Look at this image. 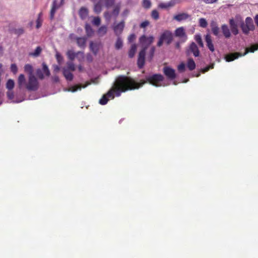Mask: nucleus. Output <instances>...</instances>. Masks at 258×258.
<instances>
[{
	"label": "nucleus",
	"mask_w": 258,
	"mask_h": 258,
	"mask_svg": "<svg viewBox=\"0 0 258 258\" xmlns=\"http://www.w3.org/2000/svg\"><path fill=\"white\" fill-rule=\"evenodd\" d=\"M195 39H196V41H197V43H198V44L199 45V46L201 47H203V43L202 42L201 36H200V35H196V37H195Z\"/></svg>",
	"instance_id": "43"
},
{
	"label": "nucleus",
	"mask_w": 258,
	"mask_h": 258,
	"mask_svg": "<svg viewBox=\"0 0 258 258\" xmlns=\"http://www.w3.org/2000/svg\"><path fill=\"white\" fill-rule=\"evenodd\" d=\"M81 54L82 55V58H84L83 53L80 51H78L77 52L75 53L72 50H69L67 51V56L68 58H69V60L71 61H73L75 60V57L77 56V55Z\"/></svg>",
	"instance_id": "11"
},
{
	"label": "nucleus",
	"mask_w": 258,
	"mask_h": 258,
	"mask_svg": "<svg viewBox=\"0 0 258 258\" xmlns=\"http://www.w3.org/2000/svg\"><path fill=\"white\" fill-rule=\"evenodd\" d=\"M102 10V5L100 2H98L94 6V11L97 14L101 13Z\"/></svg>",
	"instance_id": "34"
},
{
	"label": "nucleus",
	"mask_w": 258,
	"mask_h": 258,
	"mask_svg": "<svg viewBox=\"0 0 258 258\" xmlns=\"http://www.w3.org/2000/svg\"><path fill=\"white\" fill-rule=\"evenodd\" d=\"M59 71V67L58 66H54V72H58Z\"/></svg>",
	"instance_id": "61"
},
{
	"label": "nucleus",
	"mask_w": 258,
	"mask_h": 258,
	"mask_svg": "<svg viewBox=\"0 0 258 258\" xmlns=\"http://www.w3.org/2000/svg\"><path fill=\"white\" fill-rule=\"evenodd\" d=\"M199 26L202 28H206L208 25L206 19L205 18H201L199 19Z\"/></svg>",
	"instance_id": "37"
},
{
	"label": "nucleus",
	"mask_w": 258,
	"mask_h": 258,
	"mask_svg": "<svg viewBox=\"0 0 258 258\" xmlns=\"http://www.w3.org/2000/svg\"><path fill=\"white\" fill-rule=\"evenodd\" d=\"M258 49V45H252L250 47H247L245 49V52L243 54V55L244 56L248 53V52H254L256 50Z\"/></svg>",
	"instance_id": "27"
},
{
	"label": "nucleus",
	"mask_w": 258,
	"mask_h": 258,
	"mask_svg": "<svg viewBox=\"0 0 258 258\" xmlns=\"http://www.w3.org/2000/svg\"><path fill=\"white\" fill-rule=\"evenodd\" d=\"M176 47L177 48L180 47V43L179 42L176 43Z\"/></svg>",
	"instance_id": "62"
},
{
	"label": "nucleus",
	"mask_w": 258,
	"mask_h": 258,
	"mask_svg": "<svg viewBox=\"0 0 258 258\" xmlns=\"http://www.w3.org/2000/svg\"><path fill=\"white\" fill-rule=\"evenodd\" d=\"M67 69L69 70V71H75V66L74 63L72 62V61H68L67 62Z\"/></svg>",
	"instance_id": "42"
},
{
	"label": "nucleus",
	"mask_w": 258,
	"mask_h": 258,
	"mask_svg": "<svg viewBox=\"0 0 258 258\" xmlns=\"http://www.w3.org/2000/svg\"><path fill=\"white\" fill-rule=\"evenodd\" d=\"M143 6L145 9H149L151 6V2L149 0H143Z\"/></svg>",
	"instance_id": "44"
},
{
	"label": "nucleus",
	"mask_w": 258,
	"mask_h": 258,
	"mask_svg": "<svg viewBox=\"0 0 258 258\" xmlns=\"http://www.w3.org/2000/svg\"><path fill=\"white\" fill-rule=\"evenodd\" d=\"M107 32V27L106 26H101L98 30V34L99 36H103Z\"/></svg>",
	"instance_id": "28"
},
{
	"label": "nucleus",
	"mask_w": 258,
	"mask_h": 258,
	"mask_svg": "<svg viewBox=\"0 0 258 258\" xmlns=\"http://www.w3.org/2000/svg\"><path fill=\"white\" fill-rule=\"evenodd\" d=\"M56 3L57 0H53L52 6H51L50 10V18L51 20H53L55 13L56 10L58 9V6H57Z\"/></svg>",
	"instance_id": "24"
},
{
	"label": "nucleus",
	"mask_w": 258,
	"mask_h": 258,
	"mask_svg": "<svg viewBox=\"0 0 258 258\" xmlns=\"http://www.w3.org/2000/svg\"><path fill=\"white\" fill-rule=\"evenodd\" d=\"M99 1H104V5L107 8H110L114 5L115 0H99Z\"/></svg>",
	"instance_id": "33"
},
{
	"label": "nucleus",
	"mask_w": 258,
	"mask_h": 258,
	"mask_svg": "<svg viewBox=\"0 0 258 258\" xmlns=\"http://www.w3.org/2000/svg\"><path fill=\"white\" fill-rule=\"evenodd\" d=\"M221 29H222V33L225 38L228 39L231 37L230 30L229 29L227 25H222Z\"/></svg>",
	"instance_id": "18"
},
{
	"label": "nucleus",
	"mask_w": 258,
	"mask_h": 258,
	"mask_svg": "<svg viewBox=\"0 0 258 258\" xmlns=\"http://www.w3.org/2000/svg\"><path fill=\"white\" fill-rule=\"evenodd\" d=\"M7 96L9 99L12 100L14 97V92L12 91V90H9V91L7 92Z\"/></svg>",
	"instance_id": "49"
},
{
	"label": "nucleus",
	"mask_w": 258,
	"mask_h": 258,
	"mask_svg": "<svg viewBox=\"0 0 258 258\" xmlns=\"http://www.w3.org/2000/svg\"><path fill=\"white\" fill-rule=\"evenodd\" d=\"M132 79L134 80V81H135V82L140 84L143 82H144L143 85H144L147 82L149 83V84H151L152 86H154L156 87H159L160 86V83L164 81V77L160 75V74H154L153 75L146 76V81L144 80H141L140 82H137L136 81L131 78ZM143 86V85H142ZM141 86L140 88L142 86Z\"/></svg>",
	"instance_id": "3"
},
{
	"label": "nucleus",
	"mask_w": 258,
	"mask_h": 258,
	"mask_svg": "<svg viewBox=\"0 0 258 258\" xmlns=\"http://www.w3.org/2000/svg\"><path fill=\"white\" fill-rule=\"evenodd\" d=\"M229 24H230V30L232 32L233 34L237 35L238 34V29L237 28V25L234 21L233 19H230L229 21Z\"/></svg>",
	"instance_id": "15"
},
{
	"label": "nucleus",
	"mask_w": 258,
	"mask_h": 258,
	"mask_svg": "<svg viewBox=\"0 0 258 258\" xmlns=\"http://www.w3.org/2000/svg\"><path fill=\"white\" fill-rule=\"evenodd\" d=\"M155 52V47L152 46L150 49V51H149V59L152 60L153 57L154 56Z\"/></svg>",
	"instance_id": "50"
},
{
	"label": "nucleus",
	"mask_w": 258,
	"mask_h": 258,
	"mask_svg": "<svg viewBox=\"0 0 258 258\" xmlns=\"http://www.w3.org/2000/svg\"><path fill=\"white\" fill-rule=\"evenodd\" d=\"M205 40L207 43V46L209 49L210 51L214 52L215 51L214 45L213 44L212 37L209 34H207L205 36Z\"/></svg>",
	"instance_id": "14"
},
{
	"label": "nucleus",
	"mask_w": 258,
	"mask_h": 258,
	"mask_svg": "<svg viewBox=\"0 0 258 258\" xmlns=\"http://www.w3.org/2000/svg\"><path fill=\"white\" fill-rule=\"evenodd\" d=\"M92 23L94 25L99 26L101 24V19L99 17H94Z\"/></svg>",
	"instance_id": "45"
},
{
	"label": "nucleus",
	"mask_w": 258,
	"mask_h": 258,
	"mask_svg": "<svg viewBox=\"0 0 258 258\" xmlns=\"http://www.w3.org/2000/svg\"><path fill=\"white\" fill-rule=\"evenodd\" d=\"M160 39L165 41L167 45H168L172 43L173 40V35L172 32L169 30H165L160 35Z\"/></svg>",
	"instance_id": "6"
},
{
	"label": "nucleus",
	"mask_w": 258,
	"mask_h": 258,
	"mask_svg": "<svg viewBox=\"0 0 258 258\" xmlns=\"http://www.w3.org/2000/svg\"><path fill=\"white\" fill-rule=\"evenodd\" d=\"M175 36L182 39V42H185L187 39L185 30L183 27H178L175 29Z\"/></svg>",
	"instance_id": "8"
},
{
	"label": "nucleus",
	"mask_w": 258,
	"mask_h": 258,
	"mask_svg": "<svg viewBox=\"0 0 258 258\" xmlns=\"http://www.w3.org/2000/svg\"><path fill=\"white\" fill-rule=\"evenodd\" d=\"M154 39L153 36L147 37L144 35L141 36L139 38V42L143 46V48L139 51L138 55L137 63L139 69H142L144 66L146 50L149 46L153 43Z\"/></svg>",
	"instance_id": "2"
},
{
	"label": "nucleus",
	"mask_w": 258,
	"mask_h": 258,
	"mask_svg": "<svg viewBox=\"0 0 258 258\" xmlns=\"http://www.w3.org/2000/svg\"><path fill=\"white\" fill-rule=\"evenodd\" d=\"M196 65L192 58H189L187 61V68L188 70L192 71L195 69Z\"/></svg>",
	"instance_id": "30"
},
{
	"label": "nucleus",
	"mask_w": 258,
	"mask_h": 258,
	"mask_svg": "<svg viewBox=\"0 0 258 258\" xmlns=\"http://www.w3.org/2000/svg\"><path fill=\"white\" fill-rule=\"evenodd\" d=\"M254 20L255 24H256V26L258 27V15L255 16Z\"/></svg>",
	"instance_id": "60"
},
{
	"label": "nucleus",
	"mask_w": 258,
	"mask_h": 258,
	"mask_svg": "<svg viewBox=\"0 0 258 258\" xmlns=\"http://www.w3.org/2000/svg\"><path fill=\"white\" fill-rule=\"evenodd\" d=\"M62 74L67 81H72L73 79V75L66 68H62Z\"/></svg>",
	"instance_id": "22"
},
{
	"label": "nucleus",
	"mask_w": 258,
	"mask_h": 258,
	"mask_svg": "<svg viewBox=\"0 0 258 258\" xmlns=\"http://www.w3.org/2000/svg\"><path fill=\"white\" fill-rule=\"evenodd\" d=\"M144 83V82L139 84L135 82L130 77L119 75L117 77L111 89L107 92L106 94L102 96L99 103L101 105H105L109 100L108 98L113 99L114 95L118 97L120 96L122 92L138 89Z\"/></svg>",
	"instance_id": "1"
},
{
	"label": "nucleus",
	"mask_w": 258,
	"mask_h": 258,
	"mask_svg": "<svg viewBox=\"0 0 258 258\" xmlns=\"http://www.w3.org/2000/svg\"><path fill=\"white\" fill-rule=\"evenodd\" d=\"M136 36L134 34H131L129 37H128V41L130 42H133L135 39Z\"/></svg>",
	"instance_id": "53"
},
{
	"label": "nucleus",
	"mask_w": 258,
	"mask_h": 258,
	"mask_svg": "<svg viewBox=\"0 0 258 258\" xmlns=\"http://www.w3.org/2000/svg\"><path fill=\"white\" fill-rule=\"evenodd\" d=\"M243 56L241 53L239 52L231 53L225 55V59L226 61L230 62L236 58H238L240 56Z\"/></svg>",
	"instance_id": "13"
},
{
	"label": "nucleus",
	"mask_w": 258,
	"mask_h": 258,
	"mask_svg": "<svg viewBox=\"0 0 258 258\" xmlns=\"http://www.w3.org/2000/svg\"><path fill=\"white\" fill-rule=\"evenodd\" d=\"M149 25V22L148 21H145L140 24V28H145L147 26H148Z\"/></svg>",
	"instance_id": "52"
},
{
	"label": "nucleus",
	"mask_w": 258,
	"mask_h": 258,
	"mask_svg": "<svg viewBox=\"0 0 258 258\" xmlns=\"http://www.w3.org/2000/svg\"><path fill=\"white\" fill-rule=\"evenodd\" d=\"M41 52V48L40 46H38L35 48L34 52L30 53V55L33 56H38Z\"/></svg>",
	"instance_id": "38"
},
{
	"label": "nucleus",
	"mask_w": 258,
	"mask_h": 258,
	"mask_svg": "<svg viewBox=\"0 0 258 258\" xmlns=\"http://www.w3.org/2000/svg\"><path fill=\"white\" fill-rule=\"evenodd\" d=\"M87 86V85H84L82 86L80 85H77L73 86L70 88L69 90L70 91H71L72 92H77L78 90H80L82 88L86 87Z\"/></svg>",
	"instance_id": "31"
},
{
	"label": "nucleus",
	"mask_w": 258,
	"mask_h": 258,
	"mask_svg": "<svg viewBox=\"0 0 258 258\" xmlns=\"http://www.w3.org/2000/svg\"><path fill=\"white\" fill-rule=\"evenodd\" d=\"M217 1V0H204V2L207 4H212Z\"/></svg>",
	"instance_id": "57"
},
{
	"label": "nucleus",
	"mask_w": 258,
	"mask_h": 258,
	"mask_svg": "<svg viewBox=\"0 0 258 258\" xmlns=\"http://www.w3.org/2000/svg\"><path fill=\"white\" fill-rule=\"evenodd\" d=\"M136 49L137 46L136 44H132V45H131L129 53H128L130 58H133L134 56L135 55Z\"/></svg>",
	"instance_id": "29"
},
{
	"label": "nucleus",
	"mask_w": 258,
	"mask_h": 258,
	"mask_svg": "<svg viewBox=\"0 0 258 258\" xmlns=\"http://www.w3.org/2000/svg\"><path fill=\"white\" fill-rule=\"evenodd\" d=\"M43 70L44 73H45L46 76H49L50 75V73L49 72L48 67L44 63L43 64Z\"/></svg>",
	"instance_id": "46"
},
{
	"label": "nucleus",
	"mask_w": 258,
	"mask_h": 258,
	"mask_svg": "<svg viewBox=\"0 0 258 258\" xmlns=\"http://www.w3.org/2000/svg\"><path fill=\"white\" fill-rule=\"evenodd\" d=\"M210 66H207L205 68H203V70H202V73H206L207 72H208V71L210 70Z\"/></svg>",
	"instance_id": "58"
},
{
	"label": "nucleus",
	"mask_w": 258,
	"mask_h": 258,
	"mask_svg": "<svg viewBox=\"0 0 258 258\" xmlns=\"http://www.w3.org/2000/svg\"><path fill=\"white\" fill-rule=\"evenodd\" d=\"M39 87L37 79L33 75H30L28 77V83L25 85L24 88L29 91H35L38 90Z\"/></svg>",
	"instance_id": "5"
},
{
	"label": "nucleus",
	"mask_w": 258,
	"mask_h": 258,
	"mask_svg": "<svg viewBox=\"0 0 258 258\" xmlns=\"http://www.w3.org/2000/svg\"><path fill=\"white\" fill-rule=\"evenodd\" d=\"M41 15H42V13L40 12L39 13V14H38L37 21H36V23H37V25H36V28L37 29L40 28L41 26V24H42V20L41 19Z\"/></svg>",
	"instance_id": "40"
},
{
	"label": "nucleus",
	"mask_w": 258,
	"mask_h": 258,
	"mask_svg": "<svg viewBox=\"0 0 258 258\" xmlns=\"http://www.w3.org/2000/svg\"><path fill=\"white\" fill-rule=\"evenodd\" d=\"M3 51V48L1 46H0V55L2 53V52Z\"/></svg>",
	"instance_id": "64"
},
{
	"label": "nucleus",
	"mask_w": 258,
	"mask_h": 258,
	"mask_svg": "<svg viewBox=\"0 0 258 258\" xmlns=\"http://www.w3.org/2000/svg\"><path fill=\"white\" fill-rule=\"evenodd\" d=\"M78 14H79L80 17L81 19L82 20H85L86 19L88 16V9L85 7H82L80 8L79 10V12H78Z\"/></svg>",
	"instance_id": "19"
},
{
	"label": "nucleus",
	"mask_w": 258,
	"mask_h": 258,
	"mask_svg": "<svg viewBox=\"0 0 258 258\" xmlns=\"http://www.w3.org/2000/svg\"><path fill=\"white\" fill-rule=\"evenodd\" d=\"M178 71L180 72H183L185 71V63H181L177 67Z\"/></svg>",
	"instance_id": "47"
},
{
	"label": "nucleus",
	"mask_w": 258,
	"mask_h": 258,
	"mask_svg": "<svg viewBox=\"0 0 258 258\" xmlns=\"http://www.w3.org/2000/svg\"><path fill=\"white\" fill-rule=\"evenodd\" d=\"M17 83H18V86L19 89H22L24 88V86L27 84L26 82L25 78L24 75L20 74L18 77V80H17Z\"/></svg>",
	"instance_id": "20"
},
{
	"label": "nucleus",
	"mask_w": 258,
	"mask_h": 258,
	"mask_svg": "<svg viewBox=\"0 0 258 258\" xmlns=\"http://www.w3.org/2000/svg\"><path fill=\"white\" fill-rule=\"evenodd\" d=\"M120 9V4L119 3V4H116V5H115L114 6L113 10H112V11L111 13L112 15L115 17H117V16L118 15V14L119 13Z\"/></svg>",
	"instance_id": "25"
},
{
	"label": "nucleus",
	"mask_w": 258,
	"mask_h": 258,
	"mask_svg": "<svg viewBox=\"0 0 258 258\" xmlns=\"http://www.w3.org/2000/svg\"><path fill=\"white\" fill-rule=\"evenodd\" d=\"M55 56H56V59L57 60V61H58L59 64H60L62 60V56L60 54H59V53H56Z\"/></svg>",
	"instance_id": "51"
},
{
	"label": "nucleus",
	"mask_w": 258,
	"mask_h": 258,
	"mask_svg": "<svg viewBox=\"0 0 258 258\" xmlns=\"http://www.w3.org/2000/svg\"><path fill=\"white\" fill-rule=\"evenodd\" d=\"M129 13H130V10H128V9H125L124 11H123V12L122 13V17H126Z\"/></svg>",
	"instance_id": "54"
},
{
	"label": "nucleus",
	"mask_w": 258,
	"mask_h": 258,
	"mask_svg": "<svg viewBox=\"0 0 258 258\" xmlns=\"http://www.w3.org/2000/svg\"><path fill=\"white\" fill-rule=\"evenodd\" d=\"M12 32H13L16 35L20 36L24 33V29L22 27H20L19 28L12 30Z\"/></svg>",
	"instance_id": "36"
},
{
	"label": "nucleus",
	"mask_w": 258,
	"mask_h": 258,
	"mask_svg": "<svg viewBox=\"0 0 258 258\" xmlns=\"http://www.w3.org/2000/svg\"><path fill=\"white\" fill-rule=\"evenodd\" d=\"M11 70L14 74L17 73V67L16 64L12 63L11 66Z\"/></svg>",
	"instance_id": "48"
},
{
	"label": "nucleus",
	"mask_w": 258,
	"mask_h": 258,
	"mask_svg": "<svg viewBox=\"0 0 258 258\" xmlns=\"http://www.w3.org/2000/svg\"><path fill=\"white\" fill-rule=\"evenodd\" d=\"M188 51L193 53L194 56H195V57H198L199 56V49L197 44L195 42L191 43L190 46H189Z\"/></svg>",
	"instance_id": "16"
},
{
	"label": "nucleus",
	"mask_w": 258,
	"mask_h": 258,
	"mask_svg": "<svg viewBox=\"0 0 258 258\" xmlns=\"http://www.w3.org/2000/svg\"><path fill=\"white\" fill-rule=\"evenodd\" d=\"M163 73L168 79L172 80L176 77L175 70L169 67H165L163 68Z\"/></svg>",
	"instance_id": "7"
},
{
	"label": "nucleus",
	"mask_w": 258,
	"mask_h": 258,
	"mask_svg": "<svg viewBox=\"0 0 258 258\" xmlns=\"http://www.w3.org/2000/svg\"><path fill=\"white\" fill-rule=\"evenodd\" d=\"M24 71L25 72L30 74V75H32V67L30 64H25L24 66Z\"/></svg>",
	"instance_id": "39"
},
{
	"label": "nucleus",
	"mask_w": 258,
	"mask_h": 258,
	"mask_svg": "<svg viewBox=\"0 0 258 258\" xmlns=\"http://www.w3.org/2000/svg\"><path fill=\"white\" fill-rule=\"evenodd\" d=\"M101 46V42H93L91 41L90 43V48L91 51L93 52L94 55H96L98 53L100 47Z\"/></svg>",
	"instance_id": "10"
},
{
	"label": "nucleus",
	"mask_w": 258,
	"mask_h": 258,
	"mask_svg": "<svg viewBox=\"0 0 258 258\" xmlns=\"http://www.w3.org/2000/svg\"><path fill=\"white\" fill-rule=\"evenodd\" d=\"M75 39L76 41H77V43L78 46L81 48H84L85 47L86 42V37H76Z\"/></svg>",
	"instance_id": "23"
},
{
	"label": "nucleus",
	"mask_w": 258,
	"mask_h": 258,
	"mask_svg": "<svg viewBox=\"0 0 258 258\" xmlns=\"http://www.w3.org/2000/svg\"><path fill=\"white\" fill-rule=\"evenodd\" d=\"M164 42H165V41H163V40H162L161 39H160L159 38V41L157 43V46H158V47L161 46L162 45V44H163V43H164Z\"/></svg>",
	"instance_id": "59"
},
{
	"label": "nucleus",
	"mask_w": 258,
	"mask_h": 258,
	"mask_svg": "<svg viewBox=\"0 0 258 258\" xmlns=\"http://www.w3.org/2000/svg\"><path fill=\"white\" fill-rule=\"evenodd\" d=\"M85 31L86 33H87V35L88 37H91L93 36L94 33L93 29L91 27V25L88 24V23L85 25Z\"/></svg>",
	"instance_id": "26"
},
{
	"label": "nucleus",
	"mask_w": 258,
	"mask_h": 258,
	"mask_svg": "<svg viewBox=\"0 0 258 258\" xmlns=\"http://www.w3.org/2000/svg\"><path fill=\"white\" fill-rule=\"evenodd\" d=\"M124 26V21H121L119 23L114 25L113 27H112V29H113L114 32L117 36H119L122 33Z\"/></svg>",
	"instance_id": "9"
},
{
	"label": "nucleus",
	"mask_w": 258,
	"mask_h": 258,
	"mask_svg": "<svg viewBox=\"0 0 258 258\" xmlns=\"http://www.w3.org/2000/svg\"><path fill=\"white\" fill-rule=\"evenodd\" d=\"M175 2L173 0L169 1L167 3H161L159 4V8L160 9H168L175 6Z\"/></svg>",
	"instance_id": "21"
},
{
	"label": "nucleus",
	"mask_w": 258,
	"mask_h": 258,
	"mask_svg": "<svg viewBox=\"0 0 258 258\" xmlns=\"http://www.w3.org/2000/svg\"><path fill=\"white\" fill-rule=\"evenodd\" d=\"M189 17H190V16L189 14L186 13H181L174 16L173 19L177 22H181L187 20Z\"/></svg>",
	"instance_id": "12"
},
{
	"label": "nucleus",
	"mask_w": 258,
	"mask_h": 258,
	"mask_svg": "<svg viewBox=\"0 0 258 258\" xmlns=\"http://www.w3.org/2000/svg\"><path fill=\"white\" fill-rule=\"evenodd\" d=\"M151 17L155 20H158L159 18V12H158L156 10L152 11Z\"/></svg>",
	"instance_id": "41"
},
{
	"label": "nucleus",
	"mask_w": 258,
	"mask_h": 258,
	"mask_svg": "<svg viewBox=\"0 0 258 258\" xmlns=\"http://www.w3.org/2000/svg\"><path fill=\"white\" fill-rule=\"evenodd\" d=\"M104 17L106 19H109L110 18V15L109 14V13L108 12H105L104 13Z\"/></svg>",
	"instance_id": "56"
},
{
	"label": "nucleus",
	"mask_w": 258,
	"mask_h": 258,
	"mask_svg": "<svg viewBox=\"0 0 258 258\" xmlns=\"http://www.w3.org/2000/svg\"><path fill=\"white\" fill-rule=\"evenodd\" d=\"M14 87V81L13 80L9 79L6 83V88L8 90H12Z\"/></svg>",
	"instance_id": "32"
},
{
	"label": "nucleus",
	"mask_w": 258,
	"mask_h": 258,
	"mask_svg": "<svg viewBox=\"0 0 258 258\" xmlns=\"http://www.w3.org/2000/svg\"><path fill=\"white\" fill-rule=\"evenodd\" d=\"M210 27H211L213 34L217 37L220 33V29L217 24L215 21H212L211 23H210Z\"/></svg>",
	"instance_id": "17"
},
{
	"label": "nucleus",
	"mask_w": 258,
	"mask_h": 258,
	"mask_svg": "<svg viewBox=\"0 0 258 258\" xmlns=\"http://www.w3.org/2000/svg\"><path fill=\"white\" fill-rule=\"evenodd\" d=\"M54 81L56 82V81H58V77H54Z\"/></svg>",
	"instance_id": "63"
},
{
	"label": "nucleus",
	"mask_w": 258,
	"mask_h": 258,
	"mask_svg": "<svg viewBox=\"0 0 258 258\" xmlns=\"http://www.w3.org/2000/svg\"><path fill=\"white\" fill-rule=\"evenodd\" d=\"M122 40L120 38L118 37L117 38L116 43H115V48H116V49L118 50V49H121L122 48Z\"/></svg>",
	"instance_id": "35"
},
{
	"label": "nucleus",
	"mask_w": 258,
	"mask_h": 258,
	"mask_svg": "<svg viewBox=\"0 0 258 258\" xmlns=\"http://www.w3.org/2000/svg\"><path fill=\"white\" fill-rule=\"evenodd\" d=\"M37 76H38V78H39L40 79H43L44 76H43V73H41V71L40 70H38L37 71Z\"/></svg>",
	"instance_id": "55"
},
{
	"label": "nucleus",
	"mask_w": 258,
	"mask_h": 258,
	"mask_svg": "<svg viewBox=\"0 0 258 258\" xmlns=\"http://www.w3.org/2000/svg\"><path fill=\"white\" fill-rule=\"evenodd\" d=\"M240 28L241 29L242 32L246 35L248 34L249 31L254 30L255 27L251 18L250 17H247L245 19V22H241L240 24Z\"/></svg>",
	"instance_id": "4"
}]
</instances>
